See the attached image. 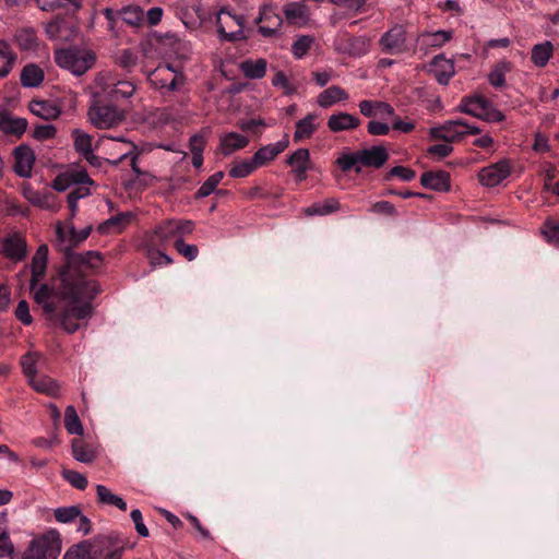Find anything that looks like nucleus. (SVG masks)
Masks as SVG:
<instances>
[{
	"mask_svg": "<svg viewBox=\"0 0 559 559\" xmlns=\"http://www.w3.org/2000/svg\"><path fill=\"white\" fill-rule=\"evenodd\" d=\"M64 265L60 270V286L57 289L41 284L35 293V302L43 308L47 318L58 322L62 329L72 334L79 330V320L92 313L90 300L99 292L95 282L87 281L82 266L97 269L102 264L98 251L74 252L63 248Z\"/></svg>",
	"mask_w": 559,
	"mask_h": 559,
	"instance_id": "nucleus-1",
	"label": "nucleus"
},
{
	"mask_svg": "<svg viewBox=\"0 0 559 559\" xmlns=\"http://www.w3.org/2000/svg\"><path fill=\"white\" fill-rule=\"evenodd\" d=\"M389 159V152L382 145H374L356 152L341 154L336 164L344 173L355 170L359 174L362 167L381 168Z\"/></svg>",
	"mask_w": 559,
	"mask_h": 559,
	"instance_id": "nucleus-2",
	"label": "nucleus"
},
{
	"mask_svg": "<svg viewBox=\"0 0 559 559\" xmlns=\"http://www.w3.org/2000/svg\"><path fill=\"white\" fill-rule=\"evenodd\" d=\"M53 58L58 67L76 76L86 73L96 61V56L91 49L79 46L56 49Z\"/></svg>",
	"mask_w": 559,
	"mask_h": 559,
	"instance_id": "nucleus-3",
	"label": "nucleus"
},
{
	"mask_svg": "<svg viewBox=\"0 0 559 559\" xmlns=\"http://www.w3.org/2000/svg\"><path fill=\"white\" fill-rule=\"evenodd\" d=\"M457 110L487 122H500L506 118L489 99L480 95L463 97Z\"/></svg>",
	"mask_w": 559,
	"mask_h": 559,
	"instance_id": "nucleus-4",
	"label": "nucleus"
},
{
	"mask_svg": "<svg viewBox=\"0 0 559 559\" xmlns=\"http://www.w3.org/2000/svg\"><path fill=\"white\" fill-rule=\"evenodd\" d=\"M147 81L165 97L181 92L187 83V76L183 72L174 74L168 70L155 69L147 74Z\"/></svg>",
	"mask_w": 559,
	"mask_h": 559,
	"instance_id": "nucleus-5",
	"label": "nucleus"
},
{
	"mask_svg": "<svg viewBox=\"0 0 559 559\" xmlns=\"http://www.w3.org/2000/svg\"><path fill=\"white\" fill-rule=\"evenodd\" d=\"M245 24L246 19L243 15L234 14L227 8H222L217 12V32L219 37L226 41H237L245 39Z\"/></svg>",
	"mask_w": 559,
	"mask_h": 559,
	"instance_id": "nucleus-6",
	"label": "nucleus"
},
{
	"mask_svg": "<svg viewBox=\"0 0 559 559\" xmlns=\"http://www.w3.org/2000/svg\"><path fill=\"white\" fill-rule=\"evenodd\" d=\"M124 111L114 105L94 104L88 109V119L97 129H110L124 120Z\"/></svg>",
	"mask_w": 559,
	"mask_h": 559,
	"instance_id": "nucleus-7",
	"label": "nucleus"
},
{
	"mask_svg": "<svg viewBox=\"0 0 559 559\" xmlns=\"http://www.w3.org/2000/svg\"><path fill=\"white\" fill-rule=\"evenodd\" d=\"M60 550V540L51 533L33 539L22 559H57Z\"/></svg>",
	"mask_w": 559,
	"mask_h": 559,
	"instance_id": "nucleus-8",
	"label": "nucleus"
},
{
	"mask_svg": "<svg viewBox=\"0 0 559 559\" xmlns=\"http://www.w3.org/2000/svg\"><path fill=\"white\" fill-rule=\"evenodd\" d=\"M255 23L261 24L258 31L263 37H272L278 34L283 19L276 11V8L271 4H265L261 8Z\"/></svg>",
	"mask_w": 559,
	"mask_h": 559,
	"instance_id": "nucleus-9",
	"label": "nucleus"
},
{
	"mask_svg": "<svg viewBox=\"0 0 559 559\" xmlns=\"http://www.w3.org/2000/svg\"><path fill=\"white\" fill-rule=\"evenodd\" d=\"M379 45L385 53H401L406 50V32L402 25H395L385 32L380 40Z\"/></svg>",
	"mask_w": 559,
	"mask_h": 559,
	"instance_id": "nucleus-10",
	"label": "nucleus"
},
{
	"mask_svg": "<svg viewBox=\"0 0 559 559\" xmlns=\"http://www.w3.org/2000/svg\"><path fill=\"white\" fill-rule=\"evenodd\" d=\"M511 173V166L508 159H501L492 165L484 167L478 174L479 181L486 187H496L500 185Z\"/></svg>",
	"mask_w": 559,
	"mask_h": 559,
	"instance_id": "nucleus-11",
	"label": "nucleus"
},
{
	"mask_svg": "<svg viewBox=\"0 0 559 559\" xmlns=\"http://www.w3.org/2000/svg\"><path fill=\"white\" fill-rule=\"evenodd\" d=\"M286 163L292 167L296 181L301 182L307 179V171L311 164L308 148L296 150L287 157Z\"/></svg>",
	"mask_w": 559,
	"mask_h": 559,
	"instance_id": "nucleus-12",
	"label": "nucleus"
},
{
	"mask_svg": "<svg viewBox=\"0 0 559 559\" xmlns=\"http://www.w3.org/2000/svg\"><path fill=\"white\" fill-rule=\"evenodd\" d=\"M461 124H463V119L448 120L442 126L431 128L429 134L435 140L451 143L464 138Z\"/></svg>",
	"mask_w": 559,
	"mask_h": 559,
	"instance_id": "nucleus-13",
	"label": "nucleus"
},
{
	"mask_svg": "<svg viewBox=\"0 0 559 559\" xmlns=\"http://www.w3.org/2000/svg\"><path fill=\"white\" fill-rule=\"evenodd\" d=\"M47 260H48V246L47 245H40L35 252L32 263H31V271H32V278L29 283V288L34 294L39 289L36 288L37 283L44 277L45 271L47 267ZM39 285L38 287H40Z\"/></svg>",
	"mask_w": 559,
	"mask_h": 559,
	"instance_id": "nucleus-14",
	"label": "nucleus"
},
{
	"mask_svg": "<svg viewBox=\"0 0 559 559\" xmlns=\"http://www.w3.org/2000/svg\"><path fill=\"white\" fill-rule=\"evenodd\" d=\"M288 144V134H285L282 140L260 147L252 157L254 158L255 164L259 167H262L284 152Z\"/></svg>",
	"mask_w": 559,
	"mask_h": 559,
	"instance_id": "nucleus-15",
	"label": "nucleus"
},
{
	"mask_svg": "<svg viewBox=\"0 0 559 559\" xmlns=\"http://www.w3.org/2000/svg\"><path fill=\"white\" fill-rule=\"evenodd\" d=\"M91 231V226H86L81 230H76L74 227H71L69 239H67L63 227L58 224L56 227V235L59 240V250L62 251L63 248H70V250H73V247L84 241L90 236Z\"/></svg>",
	"mask_w": 559,
	"mask_h": 559,
	"instance_id": "nucleus-16",
	"label": "nucleus"
},
{
	"mask_svg": "<svg viewBox=\"0 0 559 559\" xmlns=\"http://www.w3.org/2000/svg\"><path fill=\"white\" fill-rule=\"evenodd\" d=\"M45 32L51 40L66 41L69 40L74 35V33H76V28L68 23L64 19L56 16L46 24Z\"/></svg>",
	"mask_w": 559,
	"mask_h": 559,
	"instance_id": "nucleus-17",
	"label": "nucleus"
},
{
	"mask_svg": "<svg viewBox=\"0 0 559 559\" xmlns=\"http://www.w3.org/2000/svg\"><path fill=\"white\" fill-rule=\"evenodd\" d=\"M14 171L23 178H28L32 175V169L35 163L34 152L28 146H19L14 150Z\"/></svg>",
	"mask_w": 559,
	"mask_h": 559,
	"instance_id": "nucleus-18",
	"label": "nucleus"
},
{
	"mask_svg": "<svg viewBox=\"0 0 559 559\" xmlns=\"http://www.w3.org/2000/svg\"><path fill=\"white\" fill-rule=\"evenodd\" d=\"M178 238V227L175 219H168L155 227L152 235L148 236L151 246H165L173 239Z\"/></svg>",
	"mask_w": 559,
	"mask_h": 559,
	"instance_id": "nucleus-19",
	"label": "nucleus"
},
{
	"mask_svg": "<svg viewBox=\"0 0 559 559\" xmlns=\"http://www.w3.org/2000/svg\"><path fill=\"white\" fill-rule=\"evenodd\" d=\"M420 183L427 189L445 192L450 190V175L444 170L426 171L420 177Z\"/></svg>",
	"mask_w": 559,
	"mask_h": 559,
	"instance_id": "nucleus-20",
	"label": "nucleus"
},
{
	"mask_svg": "<svg viewBox=\"0 0 559 559\" xmlns=\"http://www.w3.org/2000/svg\"><path fill=\"white\" fill-rule=\"evenodd\" d=\"M360 126V119L346 111L333 114L328 119V128L332 132L349 131Z\"/></svg>",
	"mask_w": 559,
	"mask_h": 559,
	"instance_id": "nucleus-21",
	"label": "nucleus"
},
{
	"mask_svg": "<svg viewBox=\"0 0 559 559\" xmlns=\"http://www.w3.org/2000/svg\"><path fill=\"white\" fill-rule=\"evenodd\" d=\"M348 97V93L344 88L332 85L318 95L317 103L322 108H329L336 103L347 100Z\"/></svg>",
	"mask_w": 559,
	"mask_h": 559,
	"instance_id": "nucleus-22",
	"label": "nucleus"
},
{
	"mask_svg": "<svg viewBox=\"0 0 559 559\" xmlns=\"http://www.w3.org/2000/svg\"><path fill=\"white\" fill-rule=\"evenodd\" d=\"M3 253L7 258L21 261L26 257V242L20 236H11L3 241Z\"/></svg>",
	"mask_w": 559,
	"mask_h": 559,
	"instance_id": "nucleus-23",
	"label": "nucleus"
},
{
	"mask_svg": "<svg viewBox=\"0 0 559 559\" xmlns=\"http://www.w3.org/2000/svg\"><path fill=\"white\" fill-rule=\"evenodd\" d=\"M249 139L237 132H229L221 138L219 150L223 155L227 156L237 150L246 147Z\"/></svg>",
	"mask_w": 559,
	"mask_h": 559,
	"instance_id": "nucleus-24",
	"label": "nucleus"
},
{
	"mask_svg": "<svg viewBox=\"0 0 559 559\" xmlns=\"http://www.w3.org/2000/svg\"><path fill=\"white\" fill-rule=\"evenodd\" d=\"M554 55V45L549 40L536 44L531 50V60L537 68H544L548 64Z\"/></svg>",
	"mask_w": 559,
	"mask_h": 559,
	"instance_id": "nucleus-25",
	"label": "nucleus"
},
{
	"mask_svg": "<svg viewBox=\"0 0 559 559\" xmlns=\"http://www.w3.org/2000/svg\"><path fill=\"white\" fill-rule=\"evenodd\" d=\"M29 111L45 120H51L59 117L60 108L49 100H32L28 105Z\"/></svg>",
	"mask_w": 559,
	"mask_h": 559,
	"instance_id": "nucleus-26",
	"label": "nucleus"
},
{
	"mask_svg": "<svg viewBox=\"0 0 559 559\" xmlns=\"http://www.w3.org/2000/svg\"><path fill=\"white\" fill-rule=\"evenodd\" d=\"M267 62L265 59L260 58L257 60H245L240 63V71L250 80L262 79L266 73Z\"/></svg>",
	"mask_w": 559,
	"mask_h": 559,
	"instance_id": "nucleus-27",
	"label": "nucleus"
},
{
	"mask_svg": "<svg viewBox=\"0 0 559 559\" xmlns=\"http://www.w3.org/2000/svg\"><path fill=\"white\" fill-rule=\"evenodd\" d=\"M431 66L435 67L436 79L440 84H448L454 75V64L441 55L432 59Z\"/></svg>",
	"mask_w": 559,
	"mask_h": 559,
	"instance_id": "nucleus-28",
	"label": "nucleus"
},
{
	"mask_svg": "<svg viewBox=\"0 0 559 559\" xmlns=\"http://www.w3.org/2000/svg\"><path fill=\"white\" fill-rule=\"evenodd\" d=\"M41 11L53 12L57 10L79 11L82 8V0H35Z\"/></svg>",
	"mask_w": 559,
	"mask_h": 559,
	"instance_id": "nucleus-29",
	"label": "nucleus"
},
{
	"mask_svg": "<svg viewBox=\"0 0 559 559\" xmlns=\"http://www.w3.org/2000/svg\"><path fill=\"white\" fill-rule=\"evenodd\" d=\"M44 71L34 63L26 64L20 75L21 84L24 87H37L44 81Z\"/></svg>",
	"mask_w": 559,
	"mask_h": 559,
	"instance_id": "nucleus-30",
	"label": "nucleus"
},
{
	"mask_svg": "<svg viewBox=\"0 0 559 559\" xmlns=\"http://www.w3.org/2000/svg\"><path fill=\"white\" fill-rule=\"evenodd\" d=\"M317 115L308 114L305 118L296 122V129L294 132V141L299 142L305 139H309L314 133L317 127L316 121Z\"/></svg>",
	"mask_w": 559,
	"mask_h": 559,
	"instance_id": "nucleus-31",
	"label": "nucleus"
},
{
	"mask_svg": "<svg viewBox=\"0 0 559 559\" xmlns=\"http://www.w3.org/2000/svg\"><path fill=\"white\" fill-rule=\"evenodd\" d=\"M105 91L111 100H118L131 97L135 92V86L129 81H118L117 83L107 84Z\"/></svg>",
	"mask_w": 559,
	"mask_h": 559,
	"instance_id": "nucleus-32",
	"label": "nucleus"
},
{
	"mask_svg": "<svg viewBox=\"0 0 559 559\" xmlns=\"http://www.w3.org/2000/svg\"><path fill=\"white\" fill-rule=\"evenodd\" d=\"M340 209V203L336 199H328L322 202H316L310 206L302 210L307 216H325L336 212Z\"/></svg>",
	"mask_w": 559,
	"mask_h": 559,
	"instance_id": "nucleus-33",
	"label": "nucleus"
},
{
	"mask_svg": "<svg viewBox=\"0 0 559 559\" xmlns=\"http://www.w3.org/2000/svg\"><path fill=\"white\" fill-rule=\"evenodd\" d=\"M16 60L15 53L7 41L0 40V79L9 75Z\"/></svg>",
	"mask_w": 559,
	"mask_h": 559,
	"instance_id": "nucleus-34",
	"label": "nucleus"
},
{
	"mask_svg": "<svg viewBox=\"0 0 559 559\" xmlns=\"http://www.w3.org/2000/svg\"><path fill=\"white\" fill-rule=\"evenodd\" d=\"M97 501L102 504L115 506L121 511L127 510V502L119 496L112 493L106 486L97 485Z\"/></svg>",
	"mask_w": 559,
	"mask_h": 559,
	"instance_id": "nucleus-35",
	"label": "nucleus"
},
{
	"mask_svg": "<svg viewBox=\"0 0 559 559\" xmlns=\"http://www.w3.org/2000/svg\"><path fill=\"white\" fill-rule=\"evenodd\" d=\"M71 135L73 139L74 148L80 155L84 157L94 151L93 138L90 134L81 129H74Z\"/></svg>",
	"mask_w": 559,
	"mask_h": 559,
	"instance_id": "nucleus-36",
	"label": "nucleus"
},
{
	"mask_svg": "<svg viewBox=\"0 0 559 559\" xmlns=\"http://www.w3.org/2000/svg\"><path fill=\"white\" fill-rule=\"evenodd\" d=\"M27 128V121L24 118H12L7 111L1 124L0 130L8 134L22 135Z\"/></svg>",
	"mask_w": 559,
	"mask_h": 559,
	"instance_id": "nucleus-37",
	"label": "nucleus"
},
{
	"mask_svg": "<svg viewBox=\"0 0 559 559\" xmlns=\"http://www.w3.org/2000/svg\"><path fill=\"white\" fill-rule=\"evenodd\" d=\"M14 37L19 47L23 50H35L37 48V36L32 27L16 31Z\"/></svg>",
	"mask_w": 559,
	"mask_h": 559,
	"instance_id": "nucleus-38",
	"label": "nucleus"
},
{
	"mask_svg": "<svg viewBox=\"0 0 559 559\" xmlns=\"http://www.w3.org/2000/svg\"><path fill=\"white\" fill-rule=\"evenodd\" d=\"M284 14L289 23H304L308 17V10L300 2H292L284 8Z\"/></svg>",
	"mask_w": 559,
	"mask_h": 559,
	"instance_id": "nucleus-39",
	"label": "nucleus"
},
{
	"mask_svg": "<svg viewBox=\"0 0 559 559\" xmlns=\"http://www.w3.org/2000/svg\"><path fill=\"white\" fill-rule=\"evenodd\" d=\"M127 158L131 159V168L136 177L146 175V173H143L138 166L139 152L138 146L134 143H130V148L122 153L117 159H106V162L112 166H118L123 159Z\"/></svg>",
	"mask_w": 559,
	"mask_h": 559,
	"instance_id": "nucleus-40",
	"label": "nucleus"
},
{
	"mask_svg": "<svg viewBox=\"0 0 559 559\" xmlns=\"http://www.w3.org/2000/svg\"><path fill=\"white\" fill-rule=\"evenodd\" d=\"M41 355L37 352H28L21 357V367L27 380L37 376V362Z\"/></svg>",
	"mask_w": 559,
	"mask_h": 559,
	"instance_id": "nucleus-41",
	"label": "nucleus"
},
{
	"mask_svg": "<svg viewBox=\"0 0 559 559\" xmlns=\"http://www.w3.org/2000/svg\"><path fill=\"white\" fill-rule=\"evenodd\" d=\"M452 37L451 32L437 31L432 33H424L419 36V40L427 47H441Z\"/></svg>",
	"mask_w": 559,
	"mask_h": 559,
	"instance_id": "nucleus-42",
	"label": "nucleus"
},
{
	"mask_svg": "<svg viewBox=\"0 0 559 559\" xmlns=\"http://www.w3.org/2000/svg\"><path fill=\"white\" fill-rule=\"evenodd\" d=\"M511 70L509 61L498 62L488 74V81L493 87H502L506 84V74Z\"/></svg>",
	"mask_w": 559,
	"mask_h": 559,
	"instance_id": "nucleus-43",
	"label": "nucleus"
},
{
	"mask_svg": "<svg viewBox=\"0 0 559 559\" xmlns=\"http://www.w3.org/2000/svg\"><path fill=\"white\" fill-rule=\"evenodd\" d=\"M64 427L70 435H83V426L74 406L69 405L64 412Z\"/></svg>",
	"mask_w": 559,
	"mask_h": 559,
	"instance_id": "nucleus-44",
	"label": "nucleus"
},
{
	"mask_svg": "<svg viewBox=\"0 0 559 559\" xmlns=\"http://www.w3.org/2000/svg\"><path fill=\"white\" fill-rule=\"evenodd\" d=\"M259 166L255 164L254 158L237 160L234 163L229 170L231 178H245L252 174Z\"/></svg>",
	"mask_w": 559,
	"mask_h": 559,
	"instance_id": "nucleus-45",
	"label": "nucleus"
},
{
	"mask_svg": "<svg viewBox=\"0 0 559 559\" xmlns=\"http://www.w3.org/2000/svg\"><path fill=\"white\" fill-rule=\"evenodd\" d=\"M121 19L128 25L139 26L144 19V12L139 5H128L120 10Z\"/></svg>",
	"mask_w": 559,
	"mask_h": 559,
	"instance_id": "nucleus-46",
	"label": "nucleus"
},
{
	"mask_svg": "<svg viewBox=\"0 0 559 559\" xmlns=\"http://www.w3.org/2000/svg\"><path fill=\"white\" fill-rule=\"evenodd\" d=\"M223 178H224L223 171H217V173L213 174L212 176H210L202 183V186L198 189L195 197L198 199H203V198L209 197L211 193H213L215 191L216 187L218 186V183L221 182V180Z\"/></svg>",
	"mask_w": 559,
	"mask_h": 559,
	"instance_id": "nucleus-47",
	"label": "nucleus"
},
{
	"mask_svg": "<svg viewBox=\"0 0 559 559\" xmlns=\"http://www.w3.org/2000/svg\"><path fill=\"white\" fill-rule=\"evenodd\" d=\"M130 213H120L118 215L111 216L106 222L99 225L98 230L100 233H106L109 228H115L120 231L130 221Z\"/></svg>",
	"mask_w": 559,
	"mask_h": 559,
	"instance_id": "nucleus-48",
	"label": "nucleus"
},
{
	"mask_svg": "<svg viewBox=\"0 0 559 559\" xmlns=\"http://www.w3.org/2000/svg\"><path fill=\"white\" fill-rule=\"evenodd\" d=\"M80 178H74L71 174H61L52 181V188L57 191L68 190L73 182H83L87 179L86 174H80Z\"/></svg>",
	"mask_w": 559,
	"mask_h": 559,
	"instance_id": "nucleus-49",
	"label": "nucleus"
},
{
	"mask_svg": "<svg viewBox=\"0 0 559 559\" xmlns=\"http://www.w3.org/2000/svg\"><path fill=\"white\" fill-rule=\"evenodd\" d=\"M72 454L76 461L82 463H92L95 459L94 452L88 450L81 440L72 442Z\"/></svg>",
	"mask_w": 559,
	"mask_h": 559,
	"instance_id": "nucleus-50",
	"label": "nucleus"
},
{
	"mask_svg": "<svg viewBox=\"0 0 559 559\" xmlns=\"http://www.w3.org/2000/svg\"><path fill=\"white\" fill-rule=\"evenodd\" d=\"M28 383L37 392L46 393L48 395H56L58 391V385L49 378L37 379L34 377L32 380H28Z\"/></svg>",
	"mask_w": 559,
	"mask_h": 559,
	"instance_id": "nucleus-51",
	"label": "nucleus"
},
{
	"mask_svg": "<svg viewBox=\"0 0 559 559\" xmlns=\"http://www.w3.org/2000/svg\"><path fill=\"white\" fill-rule=\"evenodd\" d=\"M81 515V509L76 506L57 508L55 518L60 523H70Z\"/></svg>",
	"mask_w": 559,
	"mask_h": 559,
	"instance_id": "nucleus-52",
	"label": "nucleus"
},
{
	"mask_svg": "<svg viewBox=\"0 0 559 559\" xmlns=\"http://www.w3.org/2000/svg\"><path fill=\"white\" fill-rule=\"evenodd\" d=\"M313 38L308 35H302L298 37L292 46V52L297 59H301L307 55L308 50L311 47Z\"/></svg>",
	"mask_w": 559,
	"mask_h": 559,
	"instance_id": "nucleus-53",
	"label": "nucleus"
},
{
	"mask_svg": "<svg viewBox=\"0 0 559 559\" xmlns=\"http://www.w3.org/2000/svg\"><path fill=\"white\" fill-rule=\"evenodd\" d=\"M61 475L74 488L80 490H84L88 484L86 477L76 471L63 469Z\"/></svg>",
	"mask_w": 559,
	"mask_h": 559,
	"instance_id": "nucleus-54",
	"label": "nucleus"
},
{
	"mask_svg": "<svg viewBox=\"0 0 559 559\" xmlns=\"http://www.w3.org/2000/svg\"><path fill=\"white\" fill-rule=\"evenodd\" d=\"M275 87L282 88L285 95H293L297 92V87L288 80L283 71H277L272 80Z\"/></svg>",
	"mask_w": 559,
	"mask_h": 559,
	"instance_id": "nucleus-55",
	"label": "nucleus"
},
{
	"mask_svg": "<svg viewBox=\"0 0 559 559\" xmlns=\"http://www.w3.org/2000/svg\"><path fill=\"white\" fill-rule=\"evenodd\" d=\"M174 247L188 261H193L199 254V249L195 245L186 243L180 237L175 240Z\"/></svg>",
	"mask_w": 559,
	"mask_h": 559,
	"instance_id": "nucleus-56",
	"label": "nucleus"
},
{
	"mask_svg": "<svg viewBox=\"0 0 559 559\" xmlns=\"http://www.w3.org/2000/svg\"><path fill=\"white\" fill-rule=\"evenodd\" d=\"M63 559H96V550L93 554L83 546L70 548L63 556Z\"/></svg>",
	"mask_w": 559,
	"mask_h": 559,
	"instance_id": "nucleus-57",
	"label": "nucleus"
},
{
	"mask_svg": "<svg viewBox=\"0 0 559 559\" xmlns=\"http://www.w3.org/2000/svg\"><path fill=\"white\" fill-rule=\"evenodd\" d=\"M416 174L413 169L404 167V166H395L390 169L385 179L389 180L392 177H399L402 181H412L415 178Z\"/></svg>",
	"mask_w": 559,
	"mask_h": 559,
	"instance_id": "nucleus-58",
	"label": "nucleus"
},
{
	"mask_svg": "<svg viewBox=\"0 0 559 559\" xmlns=\"http://www.w3.org/2000/svg\"><path fill=\"white\" fill-rule=\"evenodd\" d=\"M147 257L151 261V264L154 266L168 265V264L173 263V259L169 255H167L166 253H164L159 250H155L153 248H148Z\"/></svg>",
	"mask_w": 559,
	"mask_h": 559,
	"instance_id": "nucleus-59",
	"label": "nucleus"
},
{
	"mask_svg": "<svg viewBox=\"0 0 559 559\" xmlns=\"http://www.w3.org/2000/svg\"><path fill=\"white\" fill-rule=\"evenodd\" d=\"M57 129L52 124H39L36 126L33 131V136L36 140L44 141L52 139L56 135Z\"/></svg>",
	"mask_w": 559,
	"mask_h": 559,
	"instance_id": "nucleus-60",
	"label": "nucleus"
},
{
	"mask_svg": "<svg viewBox=\"0 0 559 559\" xmlns=\"http://www.w3.org/2000/svg\"><path fill=\"white\" fill-rule=\"evenodd\" d=\"M15 317L24 325H29L33 322V318L29 312V306L26 300H21L15 309Z\"/></svg>",
	"mask_w": 559,
	"mask_h": 559,
	"instance_id": "nucleus-61",
	"label": "nucleus"
},
{
	"mask_svg": "<svg viewBox=\"0 0 559 559\" xmlns=\"http://www.w3.org/2000/svg\"><path fill=\"white\" fill-rule=\"evenodd\" d=\"M370 212L374 214H384L388 216H395L397 214L396 209L389 201H378L373 203Z\"/></svg>",
	"mask_w": 559,
	"mask_h": 559,
	"instance_id": "nucleus-62",
	"label": "nucleus"
},
{
	"mask_svg": "<svg viewBox=\"0 0 559 559\" xmlns=\"http://www.w3.org/2000/svg\"><path fill=\"white\" fill-rule=\"evenodd\" d=\"M123 550L122 546H107L96 555V559H121Z\"/></svg>",
	"mask_w": 559,
	"mask_h": 559,
	"instance_id": "nucleus-63",
	"label": "nucleus"
},
{
	"mask_svg": "<svg viewBox=\"0 0 559 559\" xmlns=\"http://www.w3.org/2000/svg\"><path fill=\"white\" fill-rule=\"evenodd\" d=\"M543 235L550 243H559V226L554 223H546Z\"/></svg>",
	"mask_w": 559,
	"mask_h": 559,
	"instance_id": "nucleus-64",
	"label": "nucleus"
}]
</instances>
